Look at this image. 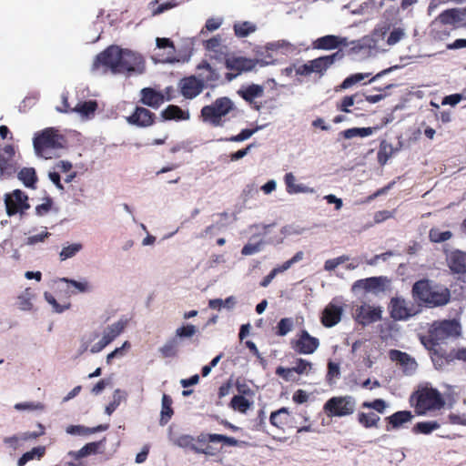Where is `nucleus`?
<instances>
[{"label":"nucleus","mask_w":466,"mask_h":466,"mask_svg":"<svg viewBox=\"0 0 466 466\" xmlns=\"http://www.w3.org/2000/svg\"><path fill=\"white\" fill-rule=\"evenodd\" d=\"M441 427V424L438 421L431 420V421H420L416 423L412 431L415 434H431L433 431L438 430Z\"/></svg>","instance_id":"41"},{"label":"nucleus","mask_w":466,"mask_h":466,"mask_svg":"<svg viewBox=\"0 0 466 466\" xmlns=\"http://www.w3.org/2000/svg\"><path fill=\"white\" fill-rule=\"evenodd\" d=\"M412 299L419 307L438 308L447 305L451 300L450 289L428 279L417 280L411 288Z\"/></svg>","instance_id":"2"},{"label":"nucleus","mask_w":466,"mask_h":466,"mask_svg":"<svg viewBox=\"0 0 466 466\" xmlns=\"http://www.w3.org/2000/svg\"><path fill=\"white\" fill-rule=\"evenodd\" d=\"M267 49L268 50L282 49L283 54H288V53L294 51V46L291 44H289L284 40H281V41H277V42H273V43H268L267 45Z\"/></svg>","instance_id":"57"},{"label":"nucleus","mask_w":466,"mask_h":466,"mask_svg":"<svg viewBox=\"0 0 466 466\" xmlns=\"http://www.w3.org/2000/svg\"><path fill=\"white\" fill-rule=\"evenodd\" d=\"M122 51L123 48L117 46H110L96 56L92 70L97 71L103 66L105 67V72L108 69L114 75L118 74L121 65Z\"/></svg>","instance_id":"6"},{"label":"nucleus","mask_w":466,"mask_h":466,"mask_svg":"<svg viewBox=\"0 0 466 466\" xmlns=\"http://www.w3.org/2000/svg\"><path fill=\"white\" fill-rule=\"evenodd\" d=\"M292 327H293V320L291 319L285 318V319H280V321L278 324L279 335H280V336L287 335L291 330Z\"/></svg>","instance_id":"62"},{"label":"nucleus","mask_w":466,"mask_h":466,"mask_svg":"<svg viewBox=\"0 0 466 466\" xmlns=\"http://www.w3.org/2000/svg\"><path fill=\"white\" fill-rule=\"evenodd\" d=\"M34 149L38 157L50 159L56 156V150L63 147V137L53 127L36 134L33 140Z\"/></svg>","instance_id":"3"},{"label":"nucleus","mask_w":466,"mask_h":466,"mask_svg":"<svg viewBox=\"0 0 466 466\" xmlns=\"http://www.w3.org/2000/svg\"><path fill=\"white\" fill-rule=\"evenodd\" d=\"M5 208L8 216L22 212L29 208L27 196L19 189L7 194L5 198Z\"/></svg>","instance_id":"12"},{"label":"nucleus","mask_w":466,"mask_h":466,"mask_svg":"<svg viewBox=\"0 0 466 466\" xmlns=\"http://www.w3.org/2000/svg\"><path fill=\"white\" fill-rule=\"evenodd\" d=\"M461 21V12L458 9H447L441 12L434 20L435 25H444L453 30L459 27Z\"/></svg>","instance_id":"21"},{"label":"nucleus","mask_w":466,"mask_h":466,"mask_svg":"<svg viewBox=\"0 0 466 466\" xmlns=\"http://www.w3.org/2000/svg\"><path fill=\"white\" fill-rule=\"evenodd\" d=\"M410 402H415V411L424 415L429 410H439L444 405V400L438 390L424 387L415 391L410 397Z\"/></svg>","instance_id":"4"},{"label":"nucleus","mask_w":466,"mask_h":466,"mask_svg":"<svg viewBox=\"0 0 466 466\" xmlns=\"http://www.w3.org/2000/svg\"><path fill=\"white\" fill-rule=\"evenodd\" d=\"M260 127H257L255 129H243L238 135L231 137L227 140L232 142H240L248 139L251 136H253Z\"/></svg>","instance_id":"61"},{"label":"nucleus","mask_w":466,"mask_h":466,"mask_svg":"<svg viewBox=\"0 0 466 466\" xmlns=\"http://www.w3.org/2000/svg\"><path fill=\"white\" fill-rule=\"evenodd\" d=\"M387 280L384 277H371L360 279L351 286V290H364L365 292L378 293L384 290V284Z\"/></svg>","instance_id":"18"},{"label":"nucleus","mask_w":466,"mask_h":466,"mask_svg":"<svg viewBox=\"0 0 466 466\" xmlns=\"http://www.w3.org/2000/svg\"><path fill=\"white\" fill-rule=\"evenodd\" d=\"M390 317L395 320H406L420 312L419 304L403 298H392L390 302Z\"/></svg>","instance_id":"9"},{"label":"nucleus","mask_w":466,"mask_h":466,"mask_svg":"<svg viewBox=\"0 0 466 466\" xmlns=\"http://www.w3.org/2000/svg\"><path fill=\"white\" fill-rule=\"evenodd\" d=\"M319 346V341L303 330L296 340L294 350L300 354H312Z\"/></svg>","instance_id":"20"},{"label":"nucleus","mask_w":466,"mask_h":466,"mask_svg":"<svg viewBox=\"0 0 466 466\" xmlns=\"http://www.w3.org/2000/svg\"><path fill=\"white\" fill-rule=\"evenodd\" d=\"M447 265L452 274L466 275V252L454 249L446 255Z\"/></svg>","instance_id":"17"},{"label":"nucleus","mask_w":466,"mask_h":466,"mask_svg":"<svg viewBox=\"0 0 466 466\" xmlns=\"http://www.w3.org/2000/svg\"><path fill=\"white\" fill-rule=\"evenodd\" d=\"M431 35L434 39L444 40L450 35L451 29L444 25H435L434 21L431 24Z\"/></svg>","instance_id":"53"},{"label":"nucleus","mask_w":466,"mask_h":466,"mask_svg":"<svg viewBox=\"0 0 466 466\" xmlns=\"http://www.w3.org/2000/svg\"><path fill=\"white\" fill-rule=\"evenodd\" d=\"M44 298H45L46 301L52 307V309L55 313H62L69 308V305H64V306L60 305L56 301L55 297L48 292L44 293Z\"/></svg>","instance_id":"55"},{"label":"nucleus","mask_w":466,"mask_h":466,"mask_svg":"<svg viewBox=\"0 0 466 466\" xmlns=\"http://www.w3.org/2000/svg\"><path fill=\"white\" fill-rule=\"evenodd\" d=\"M263 247H264V242L262 240H260L255 244L248 243L243 247L241 253L244 256H250V255L260 252L262 250Z\"/></svg>","instance_id":"58"},{"label":"nucleus","mask_w":466,"mask_h":466,"mask_svg":"<svg viewBox=\"0 0 466 466\" xmlns=\"http://www.w3.org/2000/svg\"><path fill=\"white\" fill-rule=\"evenodd\" d=\"M162 114L166 119L187 120L189 118L188 112H185L174 105L168 106Z\"/></svg>","instance_id":"39"},{"label":"nucleus","mask_w":466,"mask_h":466,"mask_svg":"<svg viewBox=\"0 0 466 466\" xmlns=\"http://www.w3.org/2000/svg\"><path fill=\"white\" fill-rule=\"evenodd\" d=\"M107 428V425H98L93 428L85 427L83 425H69L66 428V432L75 436H86L98 431H104Z\"/></svg>","instance_id":"31"},{"label":"nucleus","mask_w":466,"mask_h":466,"mask_svg":"<svg viewBox=\"0 0 466 466\" xmlns=\"http://www.w3.org/2000/svg\"><path fill=\"white\" fill-rule=\"evenodd\" d=\"M379 129L378 127H351V137H365L372 135Z\"/></svg>","instance_id":"59"},{"label":"nucleus","mask_w":466,"mask_h":466,"mask_svg":"<svg viewBox=\"0 0 466 466\" xmlns=\"http://www.w3.org/2000/svg\"><path fill=\"white\" fill-rule=\"evenodd\" d=\"M391 69L392 68L385 69V70L378 73L373 77H370L371 75H372L371 73H356V74H353V75H351V85L358 84V83H360V82H363L364 84L370 83L371 81L377 79L380 76L385 75L386 73L391 71Z\"/></svg>","instance_id":"44"},{"label":"nucleus","mask_w":466,"mask_h":466,"mask_svg":"<svg viewBox=\"0 0 466 466\" xmlns=\"http://www.w3.org/2000/svg\"><path fill=\"white\" fill-rule=\"evenodd\" d=\"M350 401L347 397H333L324 405V411L329 417H342L350 412Z\"/></svg>","instance_id":"14"},{"label":"nucleus","mask_w":466,"mask_h":466,"mask_svg":"<svg viewBox=\"0 0 466 466\" xmlns=\"http://www.w3.org/2000/svg\"><path fill=\"white\" fill-rule=\"evenodd\" d=\"M46 453L45 446H37L24 453L17 461V466H25L32 460H40Z\"/></svg>","instance_id":"35"},{"label":"nucleus","mask_w":466,"mask_h":466,"mask_svg":"<svg viewBox=\"0 0 466 466\" xmlns=\"http://www.w3.org/2000/svg\"><path fill=\"white\" fill-rule=\"evenodd\" d=\"M203 46L211 59L221 61L226 58L227 46L220 35L213 36L203 43Z\"/></svg>","instance_id":"19"},{"label":"nucleus","mask_w":466,"mask_h":466,"mask_svg":"<svg viewBox=\"0 0 466 466\" xmlns=\"http://www.w3.org/2000/svg\"><path fill=\"white\" fill-rule=\"evenodd\" d=\"M18 177L26 187H33L36 180L35 171L32 167L23 168L18 173Z\"/></svg>","instance_id":"47"},{"label":"nucleus","mask_w":466,"mask_h":466,"mask_svg":"<svg viewBox=\"0 0 466 466\" xmlns=\"http://www.w3.org/2000/svg\"><path fill=\"white\" fill-rule=\"evenodd\" d=\"M346 38H340L337 35H329L316 39L313 42V47L316 49L329 50L338 47L341 44H346Z\"/></svg>","instance_id":"29"},{"label":"nucleus","mask_w":466,"mask_h":466,"mask_svg":"<svg viewBox=\"0 0 466 466\" xmlns=\"http://www.w3.org/2000/svg\"><path fill=\"white\" fill-rule=\"evenodd\" d=\"M341 314V307L333 300L323 310L321 322L325 327H333L340 320Z\"/></svg>","instance_id":"24"},{"label":"nucleus","mask_w":466,"mask_h":466,"mask_svg":"<svg viewBox=\"0 0 466 466\" xmlns=\"http://www.w3.org/2000/svg\"><path fill=\"white\" fill-rule=\"evenodd\" d=\"M60 281L72 285L80 293L92 291V286L86 280L77 281L67 278H62Z\"/></svg>","instance_id":"51"},{"label":"nucleus","mask_w":466,"mask_h":466,"mask_svg":"<svg viewBox=\"0 0 466 466\" xmlns=\"http://www.w3.org/2000/svg\"><path fill=\"white\" fill-rule=\"evenodd\" d=\"M234 108L233 102L228 97L218 98L212 105L201 109L204 121L218 127L222 125V117L227 116Z\"/></svg>","instance_id":"7"},{"label":"nucleus","mask_w":466,"mask_h":466,"mask_svg":"<svg viewBox=\"0 0 466 466\" xmlns=\"http://www.w3.org/2000/svg\"><path fill=\"white\" fill-rule=\"evenodd\" d=\"M257 30V25L250 21H237L233 25V31L238 38L248 37Z\"/></svg>","instance_id":"30"},{"label":"nucleus","mask_w":466,"mask_h":466,"mask_svg":"<svg viewBox=\"0 0 466 466\" xmlns=\"http://www.w3.org/2000/svg\"><path fill=\"white\" fill-rule=\"evenodd\" d=\"M34 298L35 295L29 289L24 290L17 298L16 304L18 309L23 311L31 310Z\"/></svg>","instance_id":"40"},{"label":"nucleus","mask_w":466,"mask_h":466,"mask_svg":"<svg viewBox=\"0 0 466 466\" xmlns=\"http://www.w3.org/2000/svg\"><path fill=\"white\" fill-rule=\"evenodd\" d=\"M389 27L383 26L380 28H376L371 36H365L361 41H351V53L357 55L361 50H363V54L367 56L375 55L380 51H386V49L382 48L379 41L380 39L383 40L385 35L388 31Z\"/></svg>","instance_id":"8"},{"label":"nucleus","mask_w":466,"mask_h":466,"mask_svg":"<svg viewBox=\"0 0 466 466\" xmlns=\"http://www.w3.org/2000/svg\"><path fill=\"white\" fill-rule=\"evenodd\" d=\"M140 93L141 102L146 106L157 108L165 101L164 95L154 90L153 88L145 87L141 89Z\"/></svg>","instance_id":"28"},{"label":"nucleus","mask_w":466,"mask_h":466,"mask_svg":"<svg viewBox=\"0 0 466 466\" xmlns=\"http://www.w3.org/2000/svg\"><path fill=\"white\" fill-rule=\"evenodd\" d=\"M283 179L286 185V191L289 195L301 193L312 194L315 192L313 187H309L304 184L298 183L297 177L292 172L286 173Z\"/></svg>","instance_id":"23"},{"label":"nucleus","mask_w":466,"mask_h":466,"mask_svg":"<svg viewBox=\"0 0 466 466\" xmlns=\"http://www.w3.org/2000/svg\"><path fill=\"white\" fill-rule=\"evenodd\" d=\"M197 331L198 329L196 326L192 324H187L186 326L179 327L176 329L175 338H177L178 340L183 338L189 339L193 337L197 333Z\"/></svg>","instance_id":"52"},{"label":"nucleus","mask_w":466,"mask_h":466,"mask_svg":"<svg viewBox=\"0 0 466 466\" xmlns=\"http://www.w3.org/2000/svg\"><path fill=\"white\" fill-rule=\"evenodd\" d=\"M225 65L228 70L232 71L226 75V78L228 81H232L242 72L252 70L256 66V62L244 56L233 55L226 57Z\"/></svg>","instance_id":"11"},{"label":"nucleus","mask_w":466,"mask_h":466,"mask_svg":"<svg viewBox=\"0 0 466 466\" xmlns=\"http://www.w3.org/2000/svg\"><path fill=\"white\" fill-rule=\"evenodd\" d=\"M412 419L413 415L410 410L397 411L385 419L387 421L386 430L389 431L391 430L399 429L404 423L410 421Z\"/></svg>","instance_id":"27"},{"label":"nucleus","mask_w":466,"mask_h":466,"mask_svg":"<svg viewBox=\"0 0 466 466\" xmlns=\"http://www.w3.org/2000/svg\"><path fill=\"white\" fill-rule=\"evenodd\" d=\"M341 58L342 55L339 52H336L329 56H320L310 60L311 71L312 73L323 74L332 64Z\"/></svg>","instance_id":"25"},{"label":"nucleus","mask_w":466,"mask_h":466,"mask_svg":"<svg viewBox=\"0 0 466 466\" xmlns=\"http://www.w3.org/2000/svg\"><path fill=\"white\" fill-rule=\"evenodd\" d=\"M394 148L390 143L383 140L378 151V161L380 165H385L387 161L392 157Z\"/></svg>","instance_id":"43"},{"label":"nucleus","mask_w":466,"mask_h":466,"mask_svg":"<svg viewBox=\"0 0 466 466\" xmlns=\"http://www.w3.org/2000/svg\"><path fill=\"white\" fill-rule=\"evenodd\" d=\"M405 37L404 29L400 27L393 28V30L390 33L387 37L386 43L388 46H391L399 43L401 39Z\"/></svg>","instance_id":"54"},{"label":"nucleus","mask_w":466,"mask_h":466,"mask_svg":"<svg viewBox=\"0 0 466 466\" xmlns=\"http://www.w3.org/2000/svg\"><path fill=\"white\" fill-rule=\"evenodd\" d=\"M127 120L131 125L137 127H148L153 123L152 113L144 107H137L135 112L127 117Z\"/></svg>","instance_id":"26"},{"label":"nucleus","mask_w":466,"mask_h":466,"mask_svg":"<svg viewBox=\"0 0 466 466\" xmlns=\"http://www.w3.org/2000/svg\"><path fill=\"white\" fill-rule=\"evenodd\" d=\"M358 420L363 427L372 428L378 426L380 417L374 412H360L358 414Z\"/></svg>","instance_id":"45"},{"label":"nucleus","mask_w":466,"mask_h":466,"mask_svg":"<svg viewBox=\"0 0 466 466\" xmlns=\"http://www.w3.org/2000/svg\"><path fill=\"white\" fill-rule=\"evenodd\" d=\"M389 357L392 361H395L400 366L405 375H412L417 370L418 364L415 359L406 352L398 350H390Z\"/></svg>","instance_id":"13"},{"label":"nucleus","mask_w":466,"mask_h":466,"mask_svg":"<svg viewBox=\"0 0 466 466\" xmlns=\"http://www.w3.org/2000/svg\"><path fill=\"white\" fill-rule=\"evenodd\" d=\"M448 422L454 425L466 426V413H450L448 415Z\"/></svg>","instance_id":"64"},{"label":"nucleus","mask_w":466,"mask_h":466,"mask_svg":"<svg viewBox=\"0 0 466 466\" xmlns=\"http://www.w3.org/2000/svg\"><path fill=\"white\" fill-rule=\"evenodd\" d=\"M230 405L235 410L245 413L249 409L251 403L245 397L237 395L232 398Z\"/></svg>","instance_id":"48"},{"label":"nucleus","mask_w":466,"mask_h":466,"mask_svg":"<svg viewBox=\"0 0 466 466\" xmlns=\"http://www.w3.org/2000/svg\"><path fill=\"white\" fill-rule=\"evenodd\" d=\"M193 437L187 434L180 435L173 440L175 445L181 448H191L195 452L199 453L200 449L193 444Z\"/></svg>","instance_id":"49"},{"label":"nucleus","mask_w":466,"mask_h":466,"mask_svg":"<svg viewBox=\"0 0 466 466\" xmlns=\"http://www.w3.org/2000/svg\"><path fill=\"white\" fill-rule=\"evenodd\" d=\"M50 234L46 230H43L40 233H37L35 235L30 236L26 238L25 244L28 246H34L38 243L44 242Z\"/></svg>","instance_id":"60"},{"label":"nucleus","mask_w":466,"mask_h":466,"mask_svg":"<svg viewBox=\"0 0 466 466\" xmlns=\"http://www.w3.org/2000/svg\"><path fill=\"white\" fill-rule=\"evenodd\" d=\"M181 94L186 98H194L203 90V83L195 76L186 77L180 82Z\"/></svg>","instance_id":"22"},{"label":"nucleus","mask_w":466,"mask_h":466,"mask_svg":"<svg viewBox=\"0 0 466 466\" xmlns=\"http://www.w3.org/2000/svg\"><path fill=\"white\" fill-rule=\"evenodd\" d=\"M223 22L224 18L221 16L210 17L206 21L205 28L209 32L216 31L222 25Z\"/></svg>","instance_id":"63"},{"label":"nucleus","mask_w":466,"mask_h":466,"mask_svg":"<svg viewBox=\"0 0 466 466\" xmlns=\"http://www.w3.org/2000/svg\"><path fill=\"white\" fill-rule=\"evenodd\" d=\"M289 420V411L286 408H281L270 415V423L279 429H283Z\"/></svg>","instance_id":"42"},{"label":"nucleus","mask_w":466,"mask_h":466,"mask_svg":"<svg viewBox=\"0 0 466 466\" xmlns=\"http://www.w3.org/2000/svg\"><path fill=\"white\" fill-rule=\"evenodd\" d=\"M146 59L138 52L124 49L122 51L119 73L127 77L141 76L146 72Z\"/></svg>","instance_id":"5"},{"label":"nucleus","mask_w":466,"mask_h":466,"mask_svg":"<svg viewBox=\"0 0 466 466\" xmlns=\"http://www.w3.org/2000/svg\"><path fill=\"white\" fill-rule=\"evenodd\" d=\"M172 405V399L167 395L164 394L162 396L161 400V412H160V425H165L167 423V421L170 420L171 416L173 415V410L171 408Z\"/></svg>","instance_id":"36"},{"label":"nucleus","mask_w":466,"mask_h":466,"mask_svg":"<svg viewBox=\"0 0 466 466\" xmlns=\"http://www.w3.org/2000/svg\"><path fill=\"white\" fill-rule=\"evenodd\" d=\"M96 109L97 103L96 101L89 100L86 102H79L71 109V111L79 114L83 119H88L94 116Z\"/></svg>","instance_id":"32"},{"label":"nucleus","mask_w":466,"mask_h":466,"mask_svg":"<svg viewBox=\"0 0 466 466\" xmlns=\"http://www.w3.org/2000/svg\"><path fill=\"white\" fill-rule=\"evenodd\" d=\"M127 323V319L121 318L112 324L105 327L101 331V338L99 339V341H97V343L92 347V354L102 351L125 330Z\"/></svg>","instance_id":"10"},{"label":"nucleus","mask_w":466,"mask_h":466,"mask_svg":"<svg viewBox=\"0 0 466 466\" xmlns=\"http://www.w3.org/2000/svg\"><path fill=\"white\" fill-rule=\"evenodd\" d=\"M83 249V245L79 242L69 243L66 242L62 246L59 252V260L66 261L69 258L76 257Z\"/></svg>","instance_id":"34"},{"label":"nucleus","mask_w":466,"mask_h":466,"mask_svg":"<svg viewBox=\"0 0 466 466\" xmlns=\"http://www.w3.org/2000/svg\"><path fill=\"white\" fill-rule=\"evenodd\" d=\"M461 335V326L458 320L454 319L436 320L431 324L427 334L420 337V340L429 351L433 352L432 360L437 361L436 358L441 356L436 347L446 344L449 340L456 339Z\"/></svg>","instance_id":"1"},{"label":"nucleus","mask_w":466,"mask_h":466,"mask_svg":"<svg viewBox=\"0 0 466 466\" xmlns=\"http://www.w3.org/2000/svg\"><path fill=\"white\" fill-rule=\"evenodd\" d=\"M198 70V78L203 83V86L214 87L220 79V73L213 67L208 62L202 61L197 66Z\"/></svg>","instance_id":"15"},{"label":"nucleus","mask_w":466,"mask_h":466,"mask_svg":"<svg viewBox=\"0 0 466 466\" xmlns=\"http://www.w3.org/2000/svg\"><path fill=\"white\" fill-rule=\"evenodd\" d=\"M101 332L92 331L81 339L80 353L89 350L92 353V347L99 341Z\"/></svg>","instance_id":"37"},{"label":"nucleus","mask_w":466,"mask_h":466,"mask_svg":"<svg viewBox=\"0 0 466 466\" xmlns=\"http://www.w3.org/2000/svg\"><path fill=\"white\" fill-rule=\"evenodd\" d=\"M452 233L449 230L441 231L439 228H431L429 232V238L431 242L441 243L449 240Z\"/></svg>","instance_id":"50"},{"label":"nucleus","mask_w":466,"mask_h":466,"mask_svg":"<svg viewBox=\"0 0 466 466\" xmlns=\"http://www.w3.org/2000/svg\"><path fill=\"white\" fill-rule=\"evenodd\" d=\"M380 307H372L368 304H363L356 310L355 320L363 325H370L381 319Z\"/></svg>","instance_id":"16"},{"label":"nucleus","mask_w":466,"mask_h":466,"mask_svg":"<svg viewBox=\"0 0 466 466\" xmlns=\"http://www.w3.org/2000/svg\"><path fill=\"white\" fill-rule=\"evenodd\" d=\"M179 346V340L177 338H171L167 340L162 347L158 349V351L164 358L174 357L177 354Z\"/></svg>","instance_id":"38"},{"label":"nucleus","mask_w":466,"mask_h":466,"mask_svg":"<svg viewBox=\"0 0 466 466\" xmlns=\"http://www.w3.org/2000/svg\"><path fill=\"white\" fill-rule=\"evenodd\" d=\"M293 369L295 373L299 375H308L312 370V363L306 360L299 359Z\"/></svg>","instance_id":"56"},{"label":"nucleus","mask_w":466,"mask_h":466,"mask_svg":"<svg viewBox=\"0 0 466 466\" xmlns=\"http://www.w3.org/2000/svg\"><path fill=\"white\" fill-rule=\"evenodd\" d=\"M241 96L250 104H252L256 98L261 97L264 94V87L259 85L252 84L238 91Z\"/></svg>","instance_id":"33"},{"label":"nucleus","mask_w":466,"mask_h":466,"mask_svg":"<svg viewBox=\"0 0 466 466\" xmlns=\"http://www.w3.org/2000/svg\"><path fill=\"white\" fill-rule=\"evenodd\" d=\"M127 397V393L120 389L115 390L112 401L106 407L105 411L107 415H111L116 409L119 406L122 400H124Z\"/></svg>","instance_id":"46"}]
</instances>
